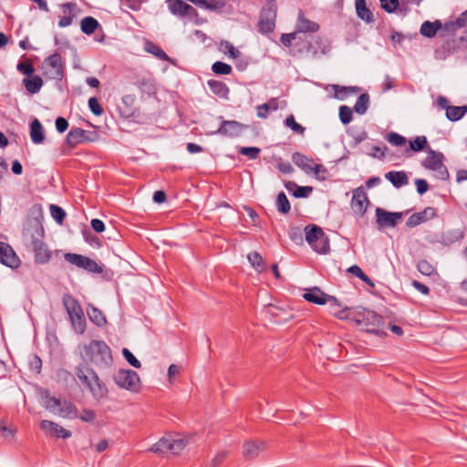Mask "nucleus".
Listing matches in <instances>:
<instances>
[{"instance_id": "obj_1", "label": "nucleus", "mask_w": 467, "mask_h": 467, "mask_svg": "<svg viewBox=\"0 0 467 467\" xmlns=\"http://www.w3.org/2000/svg\"><path fill=\"white\" fill-rule=\"evenodd\" d=\"M82 358L99 368H108L113 362L111 349L103 340L93 339L84 345Z\"/></svg>"}, {"instance_id": "obj_2", "label": "nucleus", "mask_w": 467, "mask_h": 467, "mask_svg": "<svg viewBox=\"0 0 467 467\" xmlns=\"http://www.w3.org/2000/svg\"><path fill=\"white\" fill-rule=\"evenodd\" d=\"M75 373L94 399L99 400L108 396L109 390L106 384L100 380L94 369L80 364L76 367Z\"/></svg>"}, {"instance_id": "obj_3", "label": "nucleus", "mask_w": 467, "mask_h": 467, "mask_svg": "<svg viewBox=\"0 0 467 467\" xmlns=\"http://www.w3.org/2000/svg\"><path fill=\"white\" fill-rule=\"evenodd\" d=\"M303 298L316 305H325L327 302H331L332 313L336 317L339 319L350 318V309L348 307L338 309L340 305L337 303V300L334 296L325 294L319 287L315 286L308 289L303 295Z\"/></svg>"}, {"instance_id": "obj_4", "label": "nucleus", "mask_w": 467, "mask_h": 467, "mask_svg": "<svg viewBox=\"0 0 467 467\" xmlns=\"http://www.w3.org/2000/svg\"><path fill=\"white\" fill-rule=\"evenodd\" d=\"M298 46L299 52H305L312 58L327 55L331 48L329 41L318 36H300Z\"/></svg>"}, {"instance_id": "obj_5", "label": "nucleus", "mask_w": 467, "mask_h": 467, "mask_svg": "<svg viewBox=\"0 0 467 467\" xmlns=\"http://www.w3.org/2000/svg\"><path fill=\"white\" fill-rule=\"evenodd\" d=\"M277 5L275 0H267L260 12L258 31L261 34H270L275 28Z\"/></svg>"}, {"instance_id": "obj_6", "label": "nucleus", "mask_w": 467, "mask_h": 467, "mask_svg": "<svg viewBox=\"0 0 467 467\" xmlns=\"http://www.w3.org/2000/svg\"><path fill=\"white\" fill-rule=\"evenodd\" d=\"M187 441L180 435L162 437L151 448L150 451L164 454H179L186 446Z\"/></svg>"}, {"instance_id": "obj_7", "label": "nucleus", "mask_w": 467, "mask_h": 467, "mask_svg": "<svg viewBox=\"0 0 467 467\" xmlns=\"http://www.w3.org/2000/svg\"><path fill=\"white\" fill-rule=\"evenodd\" d=\"M444 155L431 148L428 149V156L422 161V166L430 171L436 172L435 176L442 181L449 179L450 174L443 163Z\"/></svg>"}, {"instance_id": "obj_8", "label": "nucleus", "mask_w": 467, "mask_h": 467, "mask_svg": "<svg viewBox=\"0 0 467 467\" xmlns=\"http://www.w3.org/2000/svg\"><path fill=\"white\" fill-rule=\"evenodd\" d=\"M114 382L121 389L137 392L140 387L139 374L131 369H119L113 377Z\"/></svg>"}, {"instance_id": "obj_9", "label": "nucleus", "mask_w": 467, "mask_h": 467, "mask_svg": "<svg viewBox=\"0 0 467 467\" xmlns=\"http://www.w3.org/2000/svg\"><path fill=\"white\" fill-rule=\"evenodd\" d=\"M355 321L369 332H377L383 324L382 317L375 311L364 309L355 317Z\"/></svg>"}, {"instance_id": "obj_10", "label": "nucleus", "mask_w": 467, "mask_h": 467, "mask_svg": "<svg viewBox=\"0 0 467 467\" xmlns=\"http://www.w3.org/2000/svg\"><path fill=\"white\" fill-rule=\"evenodd\" d=\"M136 98L134 95H125L119 106V111L121 117L125 119L134 118L138 123L144 122V116L140 113L135 107Z\"/></svg>"}, {"instance_id": "obj_11", "label": "nucleus", "mask_w": 467, "mask_h": 467, "mask_svg": "<svg viewBox=\"0 0 467 467\" xmlns=\"http://www.w3.org/2000/svg\"><path fill=\"white\" fill-rule=\"evenodd\" d=\"M99 135L95 131L85 130L80 128H72L66 137V142L70 147H75L83 142L97 140Z\"/></svg>"}, {"instance_id": "obj_12", "label": "nucleus", "mask_w": 467, "mask_h": 467, "mask_svg": "<svg viewBox=\"0 0 467 467\" xmlns=\"http://www.w3.org/2000/svg\"><path fill=\"white\" fill-rule=\"evenodd\" d=\"M369 204L368 197L363 186H359L353 190V195L350 202L352 211L360 217L367 213Z\"/></svg>"}, {"instance_id": "obj_13", "label": "nucleus", "mask_w": 467, "mask_h": 467, "mask_svg": "<svg viewBox=\"0 0 467 467\" xmlns=\"http://www.w3.org/2000/svg\"><path fill=\"white\" fill-rule=\"evenodd\" d=\"M404 213L401 212H388L382 208H376V223L379 229L386 227H395L398 225L399 221L402 218Z\"/></svg>"}, {"instance_id": "obj_14", "label": "nucleus", "mask_w": 467, "mask_h": 467, "mask_svg": "<svg viewBox=\"0 0 467 467\" xmlns=\"http://www.w3.org/2000/svg\"><path fill=\"white\" fill-rule=\"evenodd\" d=\"M47 67L51 69L47 73L52 79L62 80L64 78V65L62 62L61 55L58 52H55L45 59Z\"/></svg>"}, {"instance_id": "obj_15", "label": "nucleus", "mask_w": 467, "mask_h": 467, "mask_svg": "<svg viewBox=\"0 0 467 467\" xmlns=\"http://www.w3.org/2000/svg\"><path fill=\"white\" fill-rule=\"evenodd\" d=\"M247 128V125L236 120H223L222 121L219 129L213 133L228 137H237Z\"/></svg>"}, {"instance_id": "obj_16", "label": "nucleus", "mask_w": 467, "mask_h": 467, "mask_svg": "<svg viewBox=\"0 0 467 467\" xmlns=\"http://www.w3.org/2000/svg\"><path fill=\"white\" fill-rule=\"evenodd\" d=\"M0 263L10 268H17L20 265V260L14 249L4 242H0Z\"/></svg>"}, {"instance_id": "obj_17", "label": "nucleus", "mask_w": 467, "mask_h": 467, "mask_svg": "<svg viewBox=\"0 0 467 467\" xmlns=\"http://www.w3.org/2000/svg\"><path fill=\"white\" fill-rule=\"evenodd\" d=\"M166 3L169 10L175 16L189 17L197 16L196 9L182 0H167Z\"/></svg>"}, {"instance_id": "obj_18", "label": "nucleus", "mask_w": 467, "mask_h": 467, "mask_svg": "<svg viewBox=\"0 0 467 467\" xmlns=\"http://www.w3.org/2000/svg\"><path fill=\"white\" fill-rule=\"evenodd\" d=\"M265 449L266 444L263 441H247L243 445V456L245 460L251 461L258 457Z\"/></svg>"}, {"instance_id": "obj_19", "label": "nucleus", "mask_w": 467, "mask_h": 467, "mask_svg": "<svg viewBox=\"0 0 467 467\" xmlns=\"http://www.w3.org/2000/svg\"><path fill=\"white\" fill-rule=\"evenodd\" d=\"M32 246L36 263L47 264L50 260L51 253L47 249V244L41 239H33Z\"/></svg>"}, {"instance_id": "obj_20", "label": "nucleus", "mask_w": 467, "mask_h": 467, "mask_svg": "<svg viewBox=\"0 0 467 467\" xmlns=\"http://www.w3.org/2000/svg\"><path fill=\"white\" fill-rule=\"evenodd\" d=\"M40 428L51 436L57 438L67 439L71 436V431L64 429L57 423L47 420H43L40 422Z\"/></svg>"}, {"instance_id": "obj_21", "label": "nucleus", "mask_w": 467, "mask_h": 467, "mask_svg": "<svg viewBox=\"0 0 467 467\" xmlns=\"http://www.w3.org/2000/svg\"><path fill=\"white\" fill-rule=\"evenodd\" d=\"M292 161L298 168L303 170L306 173H312V168L313 165L315 164V161L312 158H309L301 152H294L292 154Z\"/></svg>"}, {"instance_id": "obj_22", "label": "nucleus", "mask_w": 467, "mask_h": 467, "mask_svg": "<svg viewBox=\"0 0 467 467\" xmlns=\"http://www.w3.org/2000/svg\"><path fill=\"white\" fill-rule=\"evenodd\" d=\"M297 34L303 33H315L318 31L319 25L314 21H311L305 17L304 14L300 11L298 15V19L296 23Z\"/></svg>"}, {"instance_id": "obj_23", "label": "nucleus", "mask_w": 467, "mask_h": 467, "mask_svg": "<svg viewBox=\"0 0 467 467\" xmlns=\"http://www.w3.org/2000/svg\"><path fill=\"white\" fill-rule=\"evenodd\" d=\"M62 301L69 317L83 312V309L78 299L70 294H64Z\"/></svg>"}, {"instance_id": "obj_24", "label": "nucleus", "mask_w": 467, "mask_h": 467, "mask_svg": "<svg viewBox=\"0 0 467 467\" xmlns=\"http://www.w3.org/2000/svg\"><path fill=\"white\" fill-rule=\"evenodd\" d=\"M385 178L396 188H400L409 183V178L405 171H391L385 174Z\"/></svg>"}, {"instance_id": "obj_25", "label": "nucleus", "mask_w": 467, "mask_h": 467, "mask_svg": "<svg viewBox=\"0 0 467 467\" xmlns=\"http://www.w3.org/2000/svg\"><path fill=\"white\" fill-rule=\"evenodd\" d=\"M356 12L357 16L366 23H372L375 21L373 13L367 7L366 0H356Z\"/></svg>"}, {"instance_id": "obj_26", "label": "nucleus", "mask_w": 467, "mask_h": 467, "mask_svg": "<svg viewBox=\"0 0 467 467\" xmlns=\"http://www.w3.org/2000/svg\"><path fill=\"white\" fill-rule=\"evenodd\" d=\"M30 138L36 144L43 143L45 140L43 126L37 119H35L30 124Z\"/></svg>"}, {"instance_id": "obj_27", "label": "nucleus", "mask_w": 467, "mask_h": 467, "mask_svg": "<svg viewBox=\"0 0 467 467\" xmlns=\"http://www.w3.org/2000/svg\"><path fill=\"white\" fill-rule=\"evenodd\" d=\"M80 262L78 263V268H82L88 273L93 274H101L103 272L102 266H100L95 260L87 257L85 255H80Z\"/></svg>"}, {"instance_id": "obj_28", "label": "nucleus", "mask_w": 467, "mask_h": 467, "mask_svg": "<svg viewBox=\"0 0 467 467\" xmlns=\"http://www.w3.org/2000/svg\"><path fill=\"white\" fill-rule=\"evenodd\" d=\"M24 86L26 89L30 94L38 93L43 86L42 78L37 75H31L23 79Z\"/></svg>"}, {"instance_id": "obj_29", "label": "nucleus", "mask_w": 467, "mask_h": 467, "mask_svg": "<svg viewBox=\"0 0 467 467\" xmlns=\"http://www.w3.org/2000/svg\"><path fill=\"white\" fill-rule=\"evenodd\" d=\"M442 26L440 20L434 22L425 21L422 23L420 32L423 36L431 38L433 37L439 29Z\"/></svg>"}, {"instance_id": "obj_30", "label": "nucleus", "mask_w": 467, "mask_h": 467, "mask_svg": "<svg viewBox=\"0 0 467 467\" xmlns=\"http://www.w3.org/2000/svg\"><path fill=\"white\" fill-rule=\"evenodd\" d=\"M323 233L321 227L316 224H308L305 228L306 241L312 246L319 237H322Z\"/></svg>"}, {"instance_id": "obj_31", "label": "nucleus", "mask_w": 467, "mask_h": 467, "mask_svg": "<svg viewBox=\"0 0 467 467\" xmlns=\"http://www.w3.org/2000/svg\"><path fill=\"white\" fill-rule=\"evenodd\" d=\"M208 86L212 92L220 98H227L230 91L228 86L220 80L210 79Z\"/></svg>"}, {"instance_id": "obj_32", "label": "nucleus", "mask_w": 467, "mask_h": 467, "mask_svg": "<svg viewBox=\"0 0 467 467\" xmlns=\"http://www.w3.org/2000/svg\"><path fill=\"white\" fill-rule=\"evenodd\" d=\"M144 49L148 53L153 55L154 57H156L157 58H159L162 61L170 60L169 56L161 49V47L151 41L148 40L145 42Z\"/></svg>"}, {"instance_id": "obj_33", "label": "nucleus", "mask_w": 467, "mask_h": 467, "mask_svg": "<svg viewBox=\"0 0 467 467\" xmlns=\"http://www.w3.org/2000/svg\"><path fill=\"white\" fill-rule=\"evenodd\" d=\"M64 12L68 11V16H61L58 21V26L60 27H67L71 25L73 18L75 17V14L73 13L77 5L75 3H66L63 5Z\"/></svg>"}, {"instance_id": "obj_34", "label": "nucleus", "mask_w": 467, "mask_h": 467, "mask_svg": "<svg viewBox=\"0 0 467 467\" xmlns=\"http://www.w3.org/2000/svg\"><path fill=\"white\" fill-rule=\"evenodd\" d=\"M89 320L98 327H102L107 323L106 317L101 310L95 306H90L87 310Z\"/></svg>"}, {"instance_id": "obj_35", "label": "nucleus", "mask_w": 467, "mask_h": 467, "mask_svg": "<svg viewBox=\"0 0 467 467\" xmlns=\"http://www.w3.org/2000/svg\"><path fill=\"white\" fill-rule=\"evenodd\" d=\"M69 319L71 322V326L76 333L81 335L85 332L87 322L84 312L78 314L76 316H72L69 317Z\"/></svg>"}, {"instance_id": "obj_36", "label": "nucleus", "mask_w": 467, "mask_h": 467, "mask_svg": "<svg viewBox=\"0 0 467 467\" xmlns=\"http://www.w3.org/2000/svg\"><path fill=\"white\" fill-rule=\"evenodd\" d=\"M429 143L425 136H417L414 140H410V150L418 152L426 150L428 152ZM409 152V150H407Z\"/></svg>"}, {"instance_id": "obj_37", "label": "nucleus", "mask_w": 467, "mask_h": 467, "mask_svg": "<svg viewBox=\"0 0 467 467\" xmlns=\"http://www.w3.org/2000/svg\"><path fill=\"white\" fill-rule=\"evenodd\" d=\"M467 112V106H450L447 108L446 117L451 121H457L461 119Z\"/></svg>"}, {"instance_id": "obj_38", "label": "nucleus", "mask_w": 467, "mask_h": 467, "mask_svg": "<svg viewBox=\"0 0 467 467\" xmlns=\"http://www.w3.org/2000/svg\"><path fill=\"white\" fill-rule=\"evenodd\" d=\"M99 24L97 19L92 16H86L81 20V31L86 35L93 34L99 27Z\"/></svg>"}, {"instance_id": "obj_39", "label": "nucleus", "mask_w": 467, "mask_h": 467, "mask_svg": "<svg viewBox=\"0 0 467 467\" xmlns=\"http://www.w3.org/2000/svg\"><path fill=\"white\" fill-rule=\"evenodd\" d=\"M135 86L142 92L147 95L155 94V86L152 81L149 78H140L135 82Z\"/></svg>"}, {"instance_id": "obj_40", "label": "nucleus", "mask_w": 467, "mask_h": 467, "mask_svg": "<svg viewBox=\"0 0 467 467\" xmlns=\"http://www.w3.org/2000/svg\"><path fill=\"white\" fill-rule=\"evenodd\" d=\"M276 208L283 214H287L291 210L290 202L284 192H279L277 195Z\"/></svg>"}, {"instance_id": "obj_41", "label": "nucleus", "mask_w": 467, "mask_h": 467, "mask_svg": "<svg viewBox=\"0 0 467 467\" xmlns=\"http://www.w3.org/2000/svg\"><path fill=\"white\" fill-rule=\"evenodd\" d=\"M368 104L369 96L367 93H363L358 98L354 105V110L360 115L365 114L368 108Z\"/></svg>"}, {"instance_id": "obj_42", "label": "nucleus", "mask_w": 467, "mask_h": 467, "mask_svg": "<svg viewBox=\"0 0 467 467\" xmlns=\"http://www.w3.org/2000/svg\"><path fill=\"white\" fill-rule=\"evenodd\" d=\"M311 247L319 254H325L329 252V240L325 233H323L322 237H319L317 243L313 244Z\"/></svg>"}, {"instance_id": "obj_43", "label": "nucleus", "mask_w": 467, "mask_h": 467, "mask_svg": "<svg viewBox=\"0 0 467 467\" xmlns=\"http://www.w3.org/2000/svg\"><path fill=\"white\" fill-rule=\"evenodd\" d=\"M78 410L76 406L68 401L62 402V405L59 407V414L63 417H78Z\"/></svg>"}, {"instance_id": "obj_44", "label": "nucleus", "mask_w": 467, "mask_h": 467, "mask_svg": "<svg viewBox=\"0 0 467 467\" xmlns=\"http://www.w3.org/2000/svg\"><path fill=\"white\" fill-rule=\"evenodd\" d=\"M212 70L216 75H229L232 72V67L222 61H216L212 66Z\"/></svg>"}, {"instance_id": "obj_45", "label": "nucleus", "mask_w": 467, "mask_h": 467, "mask_svg": "<svg viewBox=\"0 0 467 467\" xmlns=\"http://www.w3.org/2000/svg\"><path fill=\"white\" fill-rule=\"evenodd\" d=\"M220 49L223 53L228 54V56L233 58H237L241 54L240 51L237 48H235L232 43L226 40L221 42Z\"/></svg>"}, {"instance_id": "obj_46", "label": "nucleus", "mask_w": 467, "mask_h": 467, "mask_svg": "<svg viewBox=\"0 0 467 467\" xmlns=\"http://www.w3.org/2000/svg\"><path fill=\"white\" fill-rule=\"evenodd\" d=\"M50 213L53 219L59 224H62L66 218V212L56 204L50 205Z\"/></svg>"}, {"instance_id": "obj_47", "label": "nucleus", "mask_w": 467, "mask_h": 467, "mask_svg": "<svg viewBox=\"0 0 467 467\" xmlns=\"http://www.w3.org/2000/svg\"><path fill=\"white\" fill-rule=\"evenodd\" d=\"M285 124V126L289 127L294 132L300 135H303L306 130V129L302 125L296 121L295 117L293 115H289L288 117H286Z\"/></svg>"}, {"instance_id": "obj_48", "label": "nucleus", "mask_w": 467, "mask_h": 467, "mask_svg": "<svg viewBox=\"0 0 467 467\" xmlns=\"http://www.w3.org/2000/svg\"><path fill=\"white\" fill-rule=\"evenodd\" d=\"M261 150L257 147H241L238 152L246 156L249 160H256L259 157Z\"/></svg>"}, {"instance_id": "obj_49", "label": "nucleus", "mask_w": 467, "mask_h": 467, "mask_svg": "<svg viewBox=\"0 0 467 467\" xmlns=\"http://www.w3.org/2000/svg\"><path fill=\"white\" fill-rule=\"evenodd\" d=\"M417 268L420 273H421L424 275H428V276L432 275L435 271L433 265L429 261H427L425 259L419 261V263L417 265Z\"/></svg>"}, {"instance_id": "obj_50", "label": "nucleus", "mask_w": 467, "mask_h": 467, "mask_svg": "<svg viewBox=\"0 0 467 467\" xmlns=\"http://www.w3.org/2000/svg\"><path fill=\"white\" fill-rule=\"evenodd\" d=\"M426 222V218L424 217V215L421 213V212L420 213H413L411 214L407 222H406V225L410 228H413V227H416L417 225L422 223Z\"/></svg>"}, {"instance_id": "obj_51", "label": "nucleus", "mask_w": 467, "mask_h": 467, "mask_svg": "<svg viewBox=\"0 0 467 467\" xmlns=\"http://www.w3.org/2000/svg\"><path fill=\"white\" fill-rule=\"evenodd\" d=\"M312 173H314L319 181H326L327 179L328 171L324 165L315 163L312 168Z\"/></svg>"}, {"instance_id": "obj_52", "label": "nucleus", "mask_w": 467, "mask_h": 467, "mask_svg": "<svg viewBox=\"0 0 467 467\" xmlns=\"http://www.w3.org/2000/svg\"><path fill=\"white\" fill-rule=\"evenodd\" d=\"M353 118L352 109L348 106L339 108V119L343 124H348Z\"/></svg>"}, {"instance_id": "obj_53", "label": "nucleus", "mask_w": 467, "mask_h": 467, "mask_svg": "<svg viewBox=\"0 0 467 467\" xmlns=\"http://www.w3.org/2000/svg\"><path fill=\"white\" fill-rule=\"evenodd\" d=\"M17 70L24 75L29 77L35 72L34 66L31 61L19 62L16 67Z\"/></svg>"}, {"instance_id": "obj_54", "label": "nucleus", "mask_w": 467, "mask_h": 467, "mask_svg": "<svg viewBox=\"0 0 467 467\" xmlns=\"http://www.w3.org/2000/svg\"><path fill=\"white\" fill-rule=\"evenodd\" d=\"M46 399L45 408L49 411H54L55 409L59 408L62 405L61 400L56 397H50L47 394Z\"/></svg>"}, {"instance_id": "obj_55", "label": "nucleus", "mask_w": 467, "mask_h": 467, "mask_svg": "<svg viewBox=\"0 0 467 467\" xmlns=\"http://www.w3.org/2000/svg\"><path fill=\"white\" fill-rule=\"evenodd\" d=\"M88 107L91 112L96 116H101L104 112L103 108L95 97L88 99Z\"/></svg>"}, {"instance_id": "obj_56", "label": "nucleus", "mask_w": 467, "mask_h": 467, "mask_svg": "<svg viewBox=\"0 0 467 467\" xmlns=\"http://www.w3.org/2000/svg\"><path fill=\"white\" fill-rule=\"evenodd\" d=\"M122 355L127 360V362L132 367L136 368H140L141 367L140 362L134 357V355L128 348H125L122 349Z\"/></svg>"}, {"instance_id": "obj_57", "label": "nucleus", "mask_w": 467, "mask_h": 467, "mask_svg": "<svg viewBox=\"0 0 467 467\" xmlns=\"http://www.w3.org/2000/svg\"><path fill=\"white\" fill-rule=\"evenodd\" d=\"M386 139L390 144L395 146H401L406 142V139L396 132L389 133Z\"/></svg>"}, {"instance_id": "obj_58", "label": "nucleus", "mask_w": 467, "mask_h": 467, "mask_svg": "<svg viewBox=\"0 0 467 467\" xmlns=\"http://www.w3.org/2000/svg\"><path fill=\"white\" fill-rule=\"evenodd\" d=\"M313 192V187L311 186H298L293 192V195L296 198H306Z\"/></svg>"}, {"instance_id": "obj_59", "label": "nucleus", "mask_w": 467, "mask_h": 467, "mask_svg": "<svg viewBox=\"0 0 467 467\" xmlns=\"http://www.w3.org/2000/svg\"><path fill=\"white\" fill-rule=\"evenodd\" d=\"M399 0H380L381 8L387 13H393L399 6Z\"/></svg>"}, {"instance_id": "obj_60", "label": "nucleus", "mask_w": 467, "mask_h": 467, "mask_svg": "<svg viewBox=\"0 0 467 467\" xmlns=\"http://www.w3.org/2000/svg\"><path fill=\"white\" fill-rule=\"evenodd\" d=\"M228 452L226 451H220L206 464V467H218L226 459Z\"/></svg>"}, {"instance_id": "obj_61", "label": "nucleus", "mask_w": 467, "mask_h": 467, "mask_svg": "<svg viewBox=\"0 0 467 467\" xmlns=\"http://www.w3.org/2000/svg\"><path fill=\"white\" fill-rule=\"evenodd\" d=\"M451 26L455 28H462L467 26V10L461 14V16L451 24H446V26Z\"/></svg>"}, {"instance_id": "obj_62", "label": "nucleus", "mask_w": 467, "mask_h": 467, "mask_svg": "<svg viewBox=\"0 0 467 467\" xmlns=\"http://www.w3.org/2000/svg\"><path fill=\"white\" fill-rule=\"evenodd\" d=\"M77 418L85 422H92L96 418V413L93 410L84 409Z\"/></svg>"}, {"instance_id": "obj_63", "label": "nucleus", "mask_w": 467, "mask_h": 467, "mask_svg": "<svg viewBox=\"0 0 467 467\" xmlns=\"http://www.w3.org/2000/svg\"><path fill=\"white\" fill-rule=\"evenodd\" d=\"M276 167L280 172L285 174H289L294 171V168L291 163L289 161H283L281 159H279Z\"/></svg>"}, {"instance_id": "obj_64", "label": "nucleus", "mask_w": 467, "mask_h": 467, "mask_svg": "<svg viewBox=\"0 0 467 467\" xmlns=\"http://www.w3.org/2000/svg\"><path fill=\"white\" fill-rule=\"evenodd\" d=\"M248 260L252 264V265L256 268H259L263 264V258L257 252L249 254Z\"/></svg>"}]
</instances>
